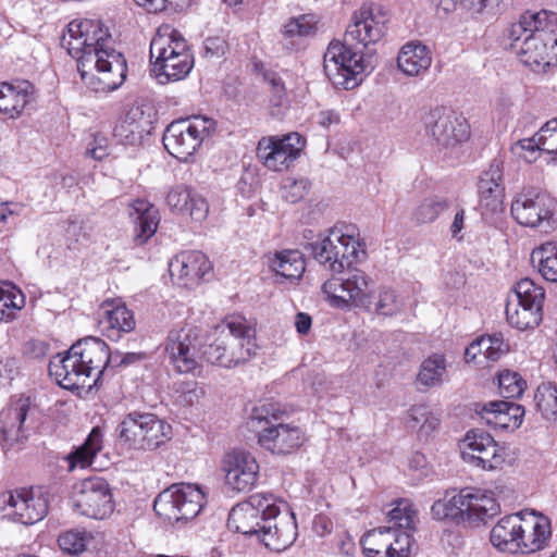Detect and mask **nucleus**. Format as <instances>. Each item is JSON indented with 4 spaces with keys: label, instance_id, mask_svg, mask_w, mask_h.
Returning <instances> with one entry per match:
<instances>
[{
    "label": "nucleus",
    "instance_id": "4468645a",
    "mask_svg": "<svg viewBox=\"0 0 557 557\" xmlns=\"http://www.w3.org/2000/svg\"><path fill=\"white\" fill-rule=\"evenodd\" d=\"M342 276H333L322 285V290L332 302L338 307H348L350 304L362 308L369 304L370 277L357 268H346Z\"/></svg>",
    "mask_w": 557,
    "mask_h": 557
},
{
    "label": "nucleus",
    "instance_id": "052dcab7",
    "mask_svg": "<svg viewBox=\"0 0 557 557\" xmlns=\"http://www.w3.org/2000/svg\"><path fill=\"white\" fill-rule=\"evenodd\" d=\"M24 208L23 203L14 202V201H4L0 203V222L2 224H7L9 222V218L13 215H18Z\"/></svg>",
    "mask_w": 557,
    "mask_h": 557
},
{
    "label": "nucleus",
    "instance_id": "9d476101",
    "mask_svg": "<svg viewBox=\"0 0 557 557\" xmlns=\"http://www.w3.org/2000/svg\"><path fill=\"white\" fill-rule=\"evenodd\" d=\"M215 122L203 115H193L172 122L163 135L168 152L181 161H187L214 131Z\"/></svg>",
    "mask_w": 557,
    "mask_h": 557
},
{
    "label": "nucleus",
    "instance_id": "c85d7f7f",
    "mask_svg": "<svg viewBox=\"0 0 557 557\" xmlns=\"http://www.w3.org/2000/svg\"><path fill=\"white\" fill-rule=\"evenodd\" d=\"M35 100L36 89L30 82L0 83V112L11 119L17 117Z\"/></svg>",
    "mask_w": 557,
    "mask_h": 557
},
{
    "label": "nucleus",
    "instance_id": "39448f33",
    "mask_svg": "<svg viewBox=\"0 0 557 557\" xmlns=\"http://www.w3.org/2000/svg\"><path fill=\"white\" fill-rule=\"evenodd\" d=\"M151 73L160 84L185 78L194 66L187 42L171 25H161L150 42Z\"/></svg>",
    "mask_w": 557,
    "mask_h": 557
},
{
    "label": "nucleus",
    "instance_id": "423d86ee",
    "mask_svg": "<svg viewBox=\"0 0 557 557\" xmlns=\"http://www.w3.org/2000/svg\"><path fill=\"white\" fill-rule=\"evenodd\" d=\"M219 329L220 336L205 350L210 363L232 369L257 355L256 329L245 318H228Z\"/></svg>",
    "mask_w": 557,
    "mask_h": 557
},
{
    "label": "nucleus",
    "instance_id": "49530a36",
    "mask_svg": "<svg viewBox=\"0 0 557 557\" xmlns=\"http://www.w3.org/2000/svg\"><path fill=\"white\" fill-rule=\"evenodd\" d=\"M449 207L445 198L433 196L425 198L416 207L411 214L414 223L421 225L434 222Z\"/></svg>",
    "mask_w": 557,
    "mask_h": 557
},
{
    "label": "nucleus",
    "instance_id": "a878e982",
    "mask_svg": "<svg viewBox=\"0 0 557 557\" xmlns=\"http://www.w3.org/2000/svg\"><path fill=\"white\" fill-rule=\"evenodd\" d=\"M503 164L494 160L490 169L483 173L479 182L480 208L482 215L497 214L503 211L504 187Z\"/></svg>",
    "mask_w": 557,
    "mask_h": 557
},
{
    "label": "nucleus",
    "instance_id": "680f3d73",
    "mask_svg": "<svg viewBox=\"0 0 557 557\" xmlns=\"http://www.w3.org/2000/svg\"><path fill=\"white\" fill-rule=\"evenodd\" d=\"M65 235L70 243H78L81 236L85 237L83 223L69 220L67 226L65 228Z\"/></svg>",
    "mask_w": 557,
    "mask_h": 557
},
{
    "label": "nucleus",
    "instance_id": "4be33fe9",
    "mask_svg": "<svg viewBox=\"0 0 557 557\" xmlns=\"http://www.w3.org/2000/svg\"><path fill=\"white\" fill-rule=\"evenodd\" d=\"M417 511L406 500H400L387 512V523L393 528L387 557H410L413 546Z\"/></svg>",
    "mask_w": 557,
    "mask_h": 557
},
{
    "label": "nucleus",
    "instance_id": "2eb2a0df",
    "mask_svg": "<svg viewBox=\"0 0 557 557\" xmlns=\"http://www.w3.org/2000/svg\"><path fill=\"white\" fill-rule=\"evenodd\" d=\"M72 500L81 515L92 519H104L114 509L110 486L102 478H88L77 483Z\"/></svg>",
    "mask_w": 557,
    "mask_h": 557
},
{
    "label": "nucleus",
    "instance_id": "f3484780",
    "mask_svg": "<svg viewBox=\"0 0 557 557\" xmlns=\"http://www.w3.org/2000/svg\"><path fill=\"white\" fill-rule=\"evenodd\" d=\"M0 503L7 504L9 513L15 521L23 524H34L48 512V495L42 488L21 487L4 492L0 495Z\"/></svg>",
    "mask_w": 557,
    "mask_h": 557
},
{
    "label": "nucleus",
    "instance_id": "412c9836",
    "mask_svg": "<svg viewBox=\"0 0 557 557\" xmlns=\"http://www.w3.org/2000/svg\"><path fill=\"white\" fill-rule=\"evenodd\" d=\"M554 201L542 193H522L511 203V215L521 225L528 227H545L548 232L552 226Z\"/></svg>",
    "mask_w": 557,
    "mask_h": 557
},
{
    "label": "nucleus",
    "instance_id": "6ab92c4d",
    "mask_svg": "<svg viewBox=\"0 0 557 557\" xmlns=\"http://www.w3.org/2000/svg\"><path fill=\"white\" fill-rule=\"evenodd\" d=\"M506 448L482 430H470L462 441V457L484 470L500 469L506 461Z\"/></svg>",
    "mask_w": 557,
    "mask_h": 557
},
{
    "label": "nucleus",
    "instance_id": "7c9ffc66",
    "mask_svg": "<svg viewBox=\"0 0 557 557\" xmlns=\"http://www.w3.org/2000/svg\"><path fill=\"white\" fill-rule=\"evenodd\" d=\"M550 533V523L546 517L534 513L529 517L521 516V531H519L518 536L521 546L519 553L527 554L541 549Z\"/></svg>",
    "mask_w": 557,
    "mask_h": 557
},
{
    "label": "nucleus",
    "instance_id": "393cba45",
    "mask_svg": "<svg viewBox=\"0 0 557 557\" xmlns=\"http://www.w3.org/2000/svg\"><path fill=\"white\" fill-rule=\"evenodd\" d=\"M226 485L235 492H248L256 484L259 465L256 458L244 450H233L223 460Z\"/></svg>",
    "mask_w": 557,
    "mask_h": 557
},
{
    "label": "nucleus",
    "instance_id": "72a5a7b5",
    "mask_svg": "<svg viewBox=\"0 0 557 557\" xmlns=\"http://www.w3.org/2000/svg\"><path fill=\"white\" fill-rule=\"evenodd\" d=\"M147 121L139 106H131L116 123L113 134L123 145L136 146L147 134Z\"/></svg>",
    "mask_w": 557,
    "mask_h": 557
},
{
    "label": "nucleus",
    "instance_id": "6e6552de",
    "mask_svg": "<svg viewBox=\"0 0 557 557\" xmlns=\"http://www.w3.org/2000/svg\"><path fill=\"white\" fill-rule=\"evenodd\" d=\"M283 412L273 404L256 406L250 419L263 423L258 434V443L275 455H288L300 448L306 442V433L294 423L280 422Z\"/></svg>",
    "mask_w": 557,
    "mask_h": 557
},
{
    "label": "nucleus",
    "instance_id": "13d9d810",
    "mask_svg": "<svg viewBox=\"0 0 557 557\" xmlns=\"http://www.w3.org/2000/svg\"><path fill=\"white\" fill-rule=\"evenodd\" d=\"M136 4L145 8L150 13L162 12L168 9H175L180 5L178 0H134Z\"/></svg>",
    "mask_w": 557,
    "mask_h": 557
},
{
    "label": "nucleus",
    "instance_id": "bb28decb",
    "mask_svg": "<svg viewBox=\"0 0 557 557\" xmlns=\"http://www.w3.org/2000/svg\"><path fill=\"white\" fill-rule=\"evenodd\" d=\"M100 325L103 334L111 341H119L123 334L135 330L134 312L120 299H107L101 305Z\"/></svg>",
    "mask_w": 557,
    "mask_h": 557
},
{
    "label": "nucleus",
    "instance_id": "6e6d98bb",
    "mask_svg": "<svg viewBox=\"0 0 557 557\" xmlns=\"http://www.w3.org/2000/svg\"><path fill=\"white\" fill-rule=\"evenodd\" d=\"M543 152L555 154L557 159V117L547 121L539 131Z\"/></svg>",
    "mask_w": 557,
    "mask_h": 557
},
{
    "label": "nucleus",
    "instance_id": "f704fd0d",
    "mask_svg": "<svg viewBox=\"0 0 557 557\" xmlns=\"http://www.w3.org/2000/svg\"><path fill=\"white\" fill-rule=\"evenodd\" d=\"M521 531V515L502 518L491 530L490 541L499 552L517 554L521 550L518 541Z\"/></svg>",
    "mask_w": 557,
    "mask_h": 557
},
{
    "label": "nucleus",
    "instance_id": "2f4dec72",
    "mask_svg": "<svg viewBox=\"0 0 557 557\" xmlns=\"http://www.w3.org/2000/svg\"><path fill=\"white\" fill-rule=\"evenodd\" d=\"M432 60L429 47L411 41L401 47L397 57V66L407 76L421 77L429 71Z\"/></svg>",
    "mask_w": 557,
    "mask_h": 557
},
{
    "label": "nucleus",
    "instance_id": "c03bdc74",
    "mask_svg": "<svg viewBox=\"0 0 557 557\" xmlns=\"http://www.w3.org/2000/svg\"><path fill=\"white\" fill-rule=\"evenodd\" d=\"M102 448V434L99 428L92 429L85 443L70 457L71 469L75 467L86 468L92 465L97 453Z\"/></svg>",
    "mask_w": 557,
    "mask_h": 557
},
{
    "label": "nucleus",
    "instance_id": "3c124183",
    "mask_svg": "<svg viewBox=\"0 0 557 557\" xmlns=\"http://www.w3.org/2000/svg\"><path fill=\"white\" fill-rule=\"evenodd\" d=\"M511 152L529 163L534 162L543 152L539 132L533 137L523 138L512 144Z\"/></svg>",
    "mask_w": 557,
    "mask_h": 557
},
{
    "label": "nucleus",
    "instance_id": "8fccbe9b",
    "mask_svg": "<svg viewBox=\"0 0 557 557\" xmlns=\"http://www.w3.org/2000/svg\"><path fill=\"white\" fill-rule=\"evenodd\" d=\"M525 382L519 373L509 370L503 371L498 375L499 393L505 398H516L522 395Z\"/></svg>",
    "mask_w": 557,
    "mask_h": 557
},
{
    "label": "nucleus",
    "instance_id": "864d4df0",
    "mask_svg": "<svg viewBox=\"0 0 557 557\" xmlns=\"http://www.w3.org/2000/svg\"><path fill=\"white\" fill-rule=\"evenodd\" d=\"M88 536L85 531L70 530L59 535L60 548L71 555H77L85 550Z\"/></svg>",
    "mask_w": 557,
    "mask_h": 557
},
{
    "label": "nucleus",
    "instance_id": "bf43d9fd",
    "mask_svg": "<svg viewBox=\"0 0 557 557\" xmlns=\"http://www.w3.org/2000/svg\"><path fill=\"white\" fill-rule=\"evenodd\" d=\"M226 44L220 37H210L205 40L203 50L207 58H219L225 52Z\"/></svg>",
    "mask_w": 557,
    "mask_h": 557
},
{
    "label": "nucleus",
    "instance_id": "c9c22d12",
    "mask_svg": "<svg viewBox=\"0 0 557 557\" xmlns=\"http://www.w3.org/2000/svg\"><path fill=\"white\" fill-rule=\"evenodd\" d=\"M509 350V345L504 341L499 333L493 335H483L472 342L465 350V360L467 362L475 361L478 356L482 355L487 361H498Z\"/></svg>",
    "mask_w": 557,
    "mask_h": 557
},
{
    "label": "nucleus",
    "instance_id": "c756f323",
    "mask_svg": "<svg viewBox=\"0 0 557 557\" xmlns=\"http://www.w3.org/2000/svg\"><path fill=\"white\" fill-rule=\"evenodd\" d=\"M166 201L173 211L188 215L195 221L205 220L209 213L206 199L186 186H176L171 189Z\"/></svg>",
    "mask_w": 557,
    "mask_h": 557
},
{
    "label": "nucleus",
    "instance_id": "f8f14e48",
    "mask_svg": "<svg viewBox=\"0 0 557 557\" xmlns=\"http://www.w3.org/2000/svg\"><path fill=\"white\" fill-rule=\"evenodd\" d=\"M205 505V493L194 484L178 483L161 492L154 499L156 513L169 522L194 519Z\"/></svg>",
    "mask_w": 557,
    "mask_h": 557
},
{
    "label": "nucleus",
    "instance_id": "a18cd8bd",
    "mask_svg": "<svg viewBox=\"0 0 557 557\" xmlns=\"http://www.w3.org/2000/svg\"><path fill=\"white\" fill-rule=\"evenodd\" d=\"M544 297V288L535 284L530 278L520 280L513 287L512 292L508 295V299L516 300L524 305L541 307L542 309Z\"/></svg>",
    "mask_w": 557,
    "mask_h": 557
},
{
    "label": "nucleus",
    "instance_id": "7ed1b4c3",
    "mask_svg": "<svg viewBox=\"0 0 557 557\" xmlns=\"http://www.w3.org/2000/svg\"><path fill=\"white\" fill-rule=\"evenodd\" d=\"M519 60L533 72L544 73L557 62V13L525 12L508 30Z\"/></svg>",
    "mask_w": 557,
    "mask_h": 557
},
{
    "label": "nucleus",
    "instance_id": "de8ad7c7",
    "mask_svg": "<svg viewBox=\"0 0 557 557\" xmlns=\"http://www.w3.org/2000/svg\"><path fill=\"white\" fill-rule=\"evenodd\" d=\"M537 409L544 418L557 420V386L553 384L541 385L535 393Z\"/></svg>",
    "mask_w": 557,
    "mask_h": 557
},
{
    "label": "nucleus",
    "instance_id": "ea45409f",
    "mask_svg": "<svg viewBox=\"0 0 557 557\" xmlns=\"http://www.w3.org/2000/svg\"><path fill=\"white\" fill-rule=\"evenodd\" d=\"M448 381V371L444 355L433 354L422 361L417 374V383L425 388L442 386Z\"/></svg>",
    "mask_w": 557,
    "mask_h": 557
},
{
    "label": "nucleus",
    "instance_id": "79ce46f5",
    "mask_svg": "<svg viewBox=\"0 0 557 557\" xmlns=\"http://www.w3.org/2000/svg\"><path fill=\"white\" fill-rule=\"evenodd\" d=\"M391 540H393L391 524L368 531L360 540L363 555L366 557H387Z\"/></svg>",
    "mask_w": 557,
    "mask_h": 557
},
{
    "label": "nucleus",
    "instance_id": "37998d69",
    "mask_svg": "<svg viewBox=\"0 0 557 557\" xmlns=\"http://www.w3.org/2000/svg\"><path fill=\"white\" fill-rule=\"evenodd\" d=\"M532 262H537L542 276L550 282H557V243L547 242L533 249Z\"/></svg>",
    "mask_w": 557,
    "mask_h": 557
},
{
    "label": "nucleus",
    "instance_id": "69168bd1",
    "mask_svg": "<svg viewBox=\"0 0 557 557\" xmlns=\"http://www.w3.org/2000/svg\"><path fill=\"white\" fill-rule=\"evenodd\" d=\"M432 4L440 12L447 14L457 9L460 5V0H431Z\"/></svg>",
    "mask_w": 557,
    "mask_h": 557
},
{
    "label": "nucleus",
    "instance_id": "9b49d317",
    "mask_svg": "<svg viewBox=\"0 0 557 557\" xmlns=\"http://www.w3.org/2000/svg\"><path fill=\"white\" fill-rule=\"evenodd\" d=\"M116 431L119 438L135 449L152 450L171 437V425L150 412L128 413Z\"/></svg>",
    "mask_w": 557,
    "mask_h": 557
},
{
    "label": "nucleus",
    "instance_id": "a19ab883",
    "mask_svg": "<svg viewBox=\"0 0 557 557\" xmlns=\"http://www.w3.org/2000/svg\"><path fill=\"white\" fill-rule=\"evenodd\" d=\"M401 301L396 292L387 286L380 287L376 292L370 293L369 304L362 309L381 317H393L400 311Z\"/></svg>",
    "mask_w": 557,
    "mask_h": 557
},
{
    "label": "nucleus",
    "instance_id": "1a4fd4ad",
    "mask_svg": "<svg viewBox=\"0 0 557 557\" xmlns=\"http://www.w3.org/2000/svg\"><path fill=\"white\" fill-rule=\"evenodd\" d=\"M313 258L325 269L333 273H342L360 255H364L359 240L352 233H345L339 228H332L329 235L320 240L308 244Z\"/></svg>",
    "mask_w": 557,
    "mask_h": 557
},
{
    "label": "nucleus",
    "instance_id": "cd10ccee",
    "mask_svg": "<svg viewBox=\"0 0 557 557\" xmlns=\"http://www.w3.org/2000/svg\"><path fill=\"white\" fill-rule=\"evenodd\" d=\"M475 411L487 425L494 429L516 430L522 423L524 409L522 406L504 400L478 404Z\"/></svg>",
    "mask_w": 557,
    "mask_h": 557
},
{
    "label": "nucleus",
    "instance_id": "e433bc0d",
    "mask_svg": "<svg viewBox=\"0 0 557 557\" xmlns=\"http://www.w3.org/2000/svg\"><path fill=\"white\" fill-rule=\"evenodd\" d=\"M27 411V400L21 399L14 408H10L1 413V417L7 419L0 430L1 442L4 447L10 448L24 438L23 424L26 420Z\"/></svg>",
    "mask_w": 557,
    "mask_h": 557
},
{
    "label": "nucleus",
    "instance_id": "5fc2aeb1",
    "mask_svg": "<svg viewBox=\"0 0 557 557\" xmlns=\"http://www.w3.org/2000/svg\"><path fill=\"white\" fill-rule=\"evenodd\" d=\"M308 181L306 178L286 177L282 185V197L290 203H295L304 198L308 190Z\"/></svg>",
    "mask_w": 557,
    "mask_h": 557
},
{
    "label": "nucleus",
    "instance_id": "338daca9",
    "mask_svg": "<svg viewBox=\"0 0 557 557\" xmlns=\"http://www.w3.org/2000/svg\"><path fill=\"white\" fill-rule=\"evenodd\" d=\"M487 0H460V5L472 13H481L486 7Z\"/></svg>",
    "mask_w": 557,
    "mask_h": 557
},
{
    "label": "nucleus",
    "instance_id": "f03ea898",
    "mask_svg": "<svg viewBox=\"0 0 557 557\" xmlns=\"http://www.w3.org/2000/svg\"><path fill=\"white\" fill-rule=\"evenodd\" d=\"M111 35L102 24L92 20L73 21L62 45L77 58L83 82L96 92H110L126 78V60L111 47Z\"/></svg>",
    "mask_w": 557,
    "mask_h": 557
},
{
    "label": "nucleus",
    "instance_id": "0eeeda50",
    "mask_svg": "<svg viewBox=\"0 0 557 557\" xmlns=\"http://www.w3.org/2000/svg\"><path fill=\"white\" fill-rule=\"evenodd\" d=\"M499 512V504L492 492L463 488L459 493H447L431 507V513L437 520H453L457 523L485 522Z\"/></svg>",
    "mask_w": 557,
    "mask_h": 557
},
{
    "label": "nucleus",
    "instance_id": "473e14b6",
    "mask_svg": "<svg viewBox=\"0 0 557 557\" xmlns=\"http://www.w3.org/2000/svg\"><path fill=\"white\" fill-rule=\"evenodd\" d=\"M129 216L135 225L136 244L146 243L156 232L160 222L159 210L147 200L137 199L129 206Z\"/></svg>",
    "mask_w": 557,
    "mask_h": 557
},
{
    "label": "nucleus",
    "instance_id": "0e129e2a",
    "mask_svg": "<svg viewBox=\"0 0 557 557\" xmlns=\"http://www.w3.org/2000/svg\"><path fill=\"white\" fill-rule=\"evenodd\" d=\"M295 326L299 334H307L311 327V317L304 312L297 313L295 318Z\"/></svg>",
    "mask_w": 557,
    "mask_h": 557
},
{
    "label": "nucleus",
    "instance_id": "5701e85b",
    "mask_svg": "<svg viewBox=\"0 0 557 557\" xmlns=\"http://www.w3.org/2000/svg\"><path fill=\"white\" fill-rule=\"evenodd\" d=\"M299 134L292 133L282 138L262 137L257 146V158L272 171H281L294 161L301 149Z\"/></svg>",
    "mask_w": 557,
    "mask_h": 557
},
{
    "label": "nucleus",
    "instance_id": "dca6fc26",
    "mask_svg": "<svg viewBox=\"0 0 557 557\" xmlns=\"http://www.w3.org/2000/svg\"><path fill=\"white\" fill-rule=\"evenodd\" d=\"M278 512L263 519L258 541L272 552L289 548L298 536L296 517L286 502L277 497Z\"/></svg>",
    "mask_w": 557,
    "mask_h": 557
},
{
    "label": "nucleus",
    "instance_id": "774afa93",
    "mask_svg": "<svg viewBox=\"0 0 557 557\" xmlns=\"http://www.w3.org/2000/svg\"><path fill=\"white\" fill-rule=\"evenodd\" d=\"M429 416V411L424 406H413L409 410V418L411 421H413L416 424L422 422L425 420V418Z\"/></svg>",
    "mask_w": 557,
    "mask_h": 557
},
{
    "label": "nucleus",
    "instance_id": "603ef678",
    "mask_svg": "<svg viewBox=\"0 0 557 557\" xmlns=\"http://www.w3.org/2000/svg\"><path fill=\"white\" fill-rule=\"evenodd\" d=\"M24 306V296L16 295L14 288L0 287V321H10L14 318L15 310Z\"/></svg>",
    "mask_w": 557,
    "mask_h": 557
},
{
    "label": "nucleus",
    "instance_id": "f257e3e1",
    "mask_svg": "<svg viewBox=\"0 0 557 557\" xmlns=\"http://www.w3.org/2000/svg\"><path fill=\"white\" fill-rule=\"evenodd\" d=\"M387 22V12L381 5L363 4L354 13L344 40L329 44L323 69L334 87L354 89L362 82V74L372 71L369 48L383 38Z\"/></svg>",
    "mask_w": 557,
    "mask_h": 557
},
{
    "label": "nucleus",
    "instance_id": "4c0bfd02",
    "mask_svg": "<svg viewBox=\"0 0 557 557\" xmlns=\"http://www.w3.org/2000/svg\"><path fill=\"white\" fill-rule=\"evenodd\" d=\"M271 270L284 278L297 280L305 272L302 253L298 250L286 249L268 256Z\"/></svg>",
    "mask_w": 557,
    "mask_h": 557
},
{
    "label": "nucleus",
    "instance_id": "a211bd4d",
    "mask_svg": "<svg viewBox=\"0 0 557 557\" xmlns=\"http://www.w3.org/2000/svg\"><path fill=\"white\" fill-rule=\"evenodd\" d=\"M426 129L442 148H453L466 141L470 136L467 120L446 108H435L426 119Z\"/></svg>",
    "mask_w": 557,
    "mask_h": 557
},
{
    "label": "nucleus",
    "instance_id": "aec40b11",
    "mask_svg": "<svg viewBox=\"0 0 557 557\" xmlns=\"http://www.w3.org/2000/svg\"><path fill=\"white\" fill-rule=\"evenodd\" d=\"M199 332L195 326L186 325L170 331L164 350L180 373H190L198 367Z\"/></svg>",
    "mask_w": 557,
    "mask_h": 557
},
{
    "label": "nucleus",
    "instance_id": "58836bf2",
    "mask_svg": "<svg viewBox=\"0 0 557 557\" xmlns=\"http://www.w3.org/2000/svg\"><path fill=\"white\" fill-rule=\"evenodd\" d=\"M543 318V309L531 305L507 299L506 319L507 322L520 331L533 329L540 324Z\"/></svg>",
    "mask_w": 557,
    "mask_h": 557
},
{
    "label": "nucleus",
    "instance_id": "4d7b16f0",
    "mask_svg": "<svg viewBox=\"0 0 557 557\" xmlns=\"http://www.w3.org/2000/svg\"><path fill=\"white\" fill-rule=\"evenodd\" d=\"M205 396V391L197 383L191 382L185 384L180 395V403L185 406H194Z\"/></svg>",
    "mask_w": 557,
    "mask_h": 557
},
{
    "label": "nucleus",
    "instance_id": "20e7f679",
    "mask_svg": "<svg viewBox=\"0 0 557 557\" xmlns=\"http://www.w3.org/2000/svg\"><path fill=\"white\" fill-rule=\"evenodd\" d=\"M117 357L111 355L102 339L86 337L73 344L64 356L55 355L50 360L49 374L65 389L90 388Z\"/></svg>",
    "mask_w": 557,
    "mask_h": 557
},
{
    "label": "nucleus",
    "instance_id": "09e8293b",
    "mask_svg": "<svg viewBox=\"0 0 557 557\" xmlns=\"http://www.w3.org/2000/svg\"><path fill=\"white\" fill-rule=\"evenodd\" d=\"M317 30V22L313 15L304 14L298 17L290 18L283 28L285 37H309L312 36Z\"/></svg>",
    "mask_w": 557,
    "mask_h": 557
},
{
    "label": "nucleus",
    "instance_id": "ddd939ff",
    "mask_svg": "<svg viewBox=\"0 0 557 557\" xmlns=\"http://www.w3.org/2000/svg\"><path fill=\"white\" fill-rule=\"evenodd\" d=\"M277 496L273 493H256L243 503L232 508L228 515L230 529L246 536H255L261 532V525L267 515L273 517L278 512Z\"/></svg>",
    "mask_w": 557,
    "mask_h": 557
},
{
    "label": "nucleus",
    "instance_id": "e2e57ef3",
    "mask_svg": "<svg viewBox=\"0 0 557 557\" xmlns=\"http://www.w3.org/2000/svg\"><path fill=\"white\" fill-rule=\"evenodd\" d=\"M114 355H120V357H117V359L115 361L110 362V364L116 366V367L117 366L126 367V366L139 362L145 358L144 352H125V354L115 352Z\"/></svg>",
    "mask_w": 557,
    "mask_h": 557
},
{
    "label": "nucleus",
    "instance_id": "b1692460",
    "mask_svg": "<svg viewBox=\"0 0 557 557\" xmlns=\"http://www.w3.org/2000/svg\"><path fill=\"white\" fill-rule=\"evenodd\" d=\"M212 271L208 257L197 250L183 251L176 255L169 263L172 281L183 287L191 288Z\"/></svg>",
    "mask_w": 557,
    "mask_h": 557
}]
</instances>
